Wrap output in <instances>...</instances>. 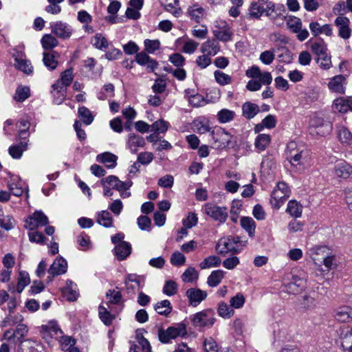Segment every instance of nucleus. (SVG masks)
I'll return each mask as SVG.
<instances>
[{
	"label": "nucleus",
	"instance_id": "1",
	"mask_svg": "<svg viewBox=\"0 0 352 352\" xmlns=\"http://www.w3.org/2000/svg\"><path fill=\"white\" fill-rule=\"evenodd\" d=\"M73 80L72 69H68L61 73L60 81H57L52 85V93L54 98L55 103L59 104L65 98L67 87L70 85Z\"/></svg>",
	"mask_w": 352,
	"mask_h": 352
},
{
	"label": "nucleus",
	"instance_id": "2",
	"mask_svg": "<svg viewBox=\"0 0 352 352\" xmlns=\"http://www.w3.org/2000/svg\"><path fill=\"white\" fill-rule=\"evenodd\" d=\"M332 129V124L322 118L314 116L310 120L309 132L314 137H324L330 134Z\"/></svg>",
	"mask_w": 352,
	"mask_h": 352
},
{
	"label": "nucleus",
	"instance_id": "3",
	"mask_svg": "<svg viewBox=\"0 0 352 352\" xmlns=\"http://www.w3.org/2000/svg\"><path fill=\"white\" fill-rule=\"evenodd\" d=\"M242 242L239 236H229L226 239H221L216 245V250L219 254L228 252L238 253L242 249L241 247L245 245V242L241 244Z\"/></svg>",
	"mask_w": 352,
	"mask_h": 352
},
{
	"label": "nucleus",
	"instance_id": "4",
	"mask_svg": "<svg viewBox=\"0 0 352 352\" xmlns=\"http://www.w3.org/2000/svg\"><path fill=\"white\" fill-rule=\"evenodd\" d=\"M191 320L195 327H211L215 318L212 310L206 309L194 314Z\"/></svg>",
	"mask_w": 352,
	"mask_h": 352
},
{
	"label": "nucleus",
	"instance_id": "5",
	"mask_svg": "<svg viewBox=\"0 0 352 352\" xmlns=\"http://www.w3.org/2000/svg\"><path fill=\"white\" fill-rule=\"evenodd\" d=\"M286 23L290 31L296 34L298 41H304L309 37L308 30L302 28V23L300 19L294 16H289L287 19Z\"/></svg>",
	"mask_w": 352,
	"mask_h": 352
},
{
	"label": "nucleus",
	"instance_id": "6",
	"mask_svg": "<svg viewBox=\"0 0 352 352\" xmlns=\"http://www.w3.org/2000/svg\"><path fill=\"white\" fill-rule=\"evenodd\" d=\"M204 210L205 214L221 223H224L228 217L227 208L219 206L211 203L206 204Z\"/></svg>",
	"mask_w": 352,
	"mask_h": 352
},
{
	"label": "nucleus",
	"instance_id": "7",
	"mask_svg": "<svg viewBox=\"0 0 352 352\" xmlns=\"http://www.w3.org/2000/svg\"><path fill=\"white\" fill-rule=\"evenodd\" d=\"M210 135L214 141L213 147L218 149L228 146L232 139V135L222 129L212 131Z\"/></svg>",
	"mask_w": 352,
	"mask_h": 352
},
{
	"label": "nucleus",
	"instance_id": "8",
	"mask_svg": "<svg viewBox=\"0 0 352 352\" xmlns=\"http://www.w3.org/2000/svg\"><path fill=\"white\" fill-rule=\"evenodd\" d=\"M47 217L42 211H35L25 220V227L31 230L47 225Z\"/></svg>",
	"mask_w": 352,
	"mask_h": 352
},
{
	"label": "nucleus",
	"instance_id": "9",
	"mask_svg": "<svg viewBox=\"0 0 352 352\" xmlns=\"http://www.w3.org/2000/svg\"><path fill=\"white\" fill-rule=\"evenodd\" d=\"M51 28L52 33L63 39L69 38L73 32L72 26L61 21L54 22L51 25Z\"/></svg>",
	"mask_w": 352,
	"mask_h": 352
},
{
	"label": "nucleus",
	"instance_id": "10",
	"mask_svg": "<svg viewBox=\"0 0 352 352\" xmlns=\"http://www.w3.org/2000/svg\"><path fill=\"white\" fill-rule=\"evenodd\" d=\"M101 183H106L111 188L116 189L118 191L127 190L133 185V182L131 180L122 182L118 179V177L114 175H110L107 177L103 178L101 180Z\"/></svg>",
	"mask_w": 352,
	"mask_h": 352
},
{
	"label": "nucleus",
	"instance_id": "11",
	"mask_svg": "<svg viewBox=\"0 0 352 352\" xmlns=\"http://www.w3.org/2000/svg\"><path fill=\"white\" fill-rule=\"evenodd\" d=\"M333 173L338 179H346L352 173V166L344 160H338L334 165Z\"/></svg>",
	"mask_w": 352,
	"mask_h": 352
},
{
	"label": "nucleus",
	"instance_id": "12",
	"mask_svg": "<svg viewBox=\"0 0 352 352\" xmlns=\"http://www.w3.org/2000/svg\"><path fill=\"white\" fill-rule=\"evenodd\" d=\"M136 63L146 68L148 72H154L158 67V63L151 58L145 52H140L135 55Z\"/></svg>",
	"mask_w": 352,
	"mask_h": 352
},
{
	"label": "nucleus",
	"instance_id": "13",
	"mask_svg": "<svg viewBox=\"0 0 352 352\" xmlns=\"http://www.w3.org/2000/svg\"><path fill=\"white\" fill-rule=\"evenodd\" d=\"M18 352H46L45 346L39 342L32 339L21 341Z\"/></svg>",
	"mask_w": 352,
	"mask_h": 352
},
{
	"label": "nucleus",
	"instance_id": "14",
	"mask_svg": "<svg viewBox=\"0 0 352 352\" xmlns=\"http://www.w3.org/2000/svg\"><path fill=\"white\" fill-rule=\"evenodd\" d=\"M307 254L316 265L320 266L323 257L329 254V249L325 245H316L309 248Z\"/></svg>",
	"mask_w": 352,
	"mask_h": 352
},
{
	"label": "nucleus",
	"instance_id": "15",
	"mask_svg": "<svg viewBox=\"0 0 352 352\" xmlns=\"http://www.w3.org/2000/svg\"><path fill=\"white\" fill-rule=\"evenodd\" d=\"M338 333L343 350L352 351V329L349 327H342L338 331Z\"/></svg>",
	"mask_w": 352,
	"mask_h": 352
},
{
	"label": "nucleus",
	"instance_id": "16",
	"mask_svg": "<svg viewBox=\"0 0 352 352\" xmlns=\"http://www.w3.org/2000/svg\"><path fill=\"white\" fill-rule=\"evenodd\" d=\"M186 295L189 300L190 305L197 307L206 299L207 292L197 288H190L186 291Z\"/></svg>",
	"mask_w": 352,
	"mask_h": 352
},
{
	"label": "nucleus",
	"instance_id": "17",
	"mask_svg": "<svg viewBox=\"0 0 352 352\" xmlns=\"http://www.w3.org/2000/svg\"><path fill=\"white\" fill-rule=\"evenodd\" d=\"M124 284L128 291H133L135 287L142 289L144 286V277L135 274H129L125 277Z\"/></svg>",
	"mask_w": 352,
	"mask_h": 352
},
{
	"label": "nucleus",
	"instance_id": "18",
	"mask_svg": "<svg viewBox=\"0 0 352 352\" xmlns=\"http://www.w3.org/2000/svg\"><path fill=\"white\" fill-rule=\"evenodd\" d=\"M335 24L339 28V36L347 39L351 36V29L349 28V19L343 16H338L335 20Z\"/></svg>",
	"mask_w": 352,
	"mask_h": 352
},
{
	"label": "nucleus",
	"instance_id": "19",
	"mask_svg": "<svg viewBox=\"0 0 352 352\" xmlns=\"http://www.w3.org/2000/svg\"><path fill=\"white\" fill-rule=\"evenodd\" d=\"M67 263L63 257H57L50 265L48 273L52 277L63 274L67 272Z\"/></svg>",
	"mask_w": 352,
	"mask_h": 352
},
{
	"label": "nucleus",
	"instance_id": "20",
	"mask_svg": "<svg viewBox=\"0 0 352 352\" xmlns=\"http://www.w3.org/2000/svg\"><path fill=\"white\" fill-rule=\"evenodd\" d=\"M145 140L143 137L131 133L129 135L126 142L127 147L133 153L138 152L139 148H142L145 145Z\"/></svg>",
	"mask_w": 352,
	"mask_h": 352
},
{
	"label": "nucleus",
	"instance_id": "21",
	"mask_svg": "<svg viewBox=\"0 0 352 352\" xmlns=\"http://www.w3.org/2000/svg\"><path fill=\"white\" fill-rule=\"evenodd\" d=\"M306 281L298 276H292L291 280L286 284L287 292L291 294H297L305 287Z\"/></svg>",
	"mask_w": 352,
	"mask_h": 352
},
{
	"label": "nucleus",
	"instance_id": "22",
	"mask_svg": "<svg viewBox=\"0 0 352 352\" xmlns=\"http://www.w3.org/2000/svg\"><path fill=\"white\" fill-rule=\"evenodd\" d=\"M113 252L116 258L122 261L131 254V245L126 241H122L116 245Z\"/></svg>",
	"mask_w": 352,
	"mask_h": 352
},
{
	"label": "nucleus",
	"instance_id": "23",
	"mask_svg": "<svg viewBox=\"0 0 352 352\" xmlns=\"http://www.w3.org/2000/svg\"><path fill=\"white\" fill-rule=\"evenodd\" d=\"M28 140L27 141H21L19 143L11 145L8 148L9 155L16 160L20 159L24 151L28 150Z\"/></svg>",
	"mask_w": 352,
	"mask_h": 352
},
{
	"label": "nucleus",
	"instance_id": "24",
	"mask_svg": "<svg viewBox=\"0 0 352 352\" xmlns=\"http://www.w3.org/2000/svg\"><path fill=\"white\" fill-rule=\"evenodd\" d=\"M345 80V77L343 75H337L333 77L328 83V88L333 92L338 94H344L345 88L343 82Z\"/></svg>",
	"mask_w": 352,
	"mask_h": 352
},
{
	"label": "nucleus",
	"instance_id": "25",
	"mask_svg": "<svg viewBox=\"0 0 352 352\" xmlns=\"http://www.w3.org/2000/svg\"><path fill=\"white\" fill-rule=\"evenodd\" d=\"M43 64L48 69L52 71L57 67V58L59 57V54L56 51L45 52L43 54Z\"/></svg>",
	"mask_w": 352,
	"mask_h": 352
},
{
	"label": "nucleus",
	"instance_id": "26",
	"mask_svg": "<svg viewBox=\"0 0 352 352\" xmlns=\"http://www.w3.org/2000/svg\"><path fill=\"white\" fill-rule=\"evenodd\" d=\"M219 48V44L217 40H208L201 45V51L204 54L213 56L218 53Z\"/></svg>",
	"mask_w": 352,
	"mask_h": 352
},
{
	"label": "nucleus",
	"instance_id": "27",
	"mask_svg": "<svg viewBox=\"0 0 352 352\" xmlns=\"http://www.w3.org/2000/svg\"><path fill=\"white\" fill-rule=\"evenodd\" d=\"M23 55L22 54H18V55L15 56V67L23 72L30 74L33 72V67L30 61L23 58Z\"/></svg>",
	"mask_w": 352,
	"mask_h": 352
},
{
	"label": "nucleus",
	"instance_id": "28",
	"mask_svg": "<svg viewBox=\"0 0 352 352\" xmlns=\"http://www.w3.org/2000/svg\"><path fill=\"white\" fill-rule=\"evenodd\" d=\"M97 161L104 164L106 166L109 168H112L116 167L117 164V156L109 153L106 152L100 155H98L97 156Z\"/></svg>",
	"mask_w": 352,
	"mask_h": 352
},
{
	"label": "nucleus",
	"instance_id": "29",
	"mask_svg": "<svg viewBox=\"0 0 352 352\" xmlns=\"http://www.w3.org/2000/svg\"><path fill=\"white\" fill-rule=\"evenodd\" d=\"M288 197L289 196L274 188L271 194L270 204L273 208L278 209Z\"/></svg>",
	"mask_w": 352,
	"mask_h": 352
},
{
	"label": "nucleus",
	"instance_id": "30",
	"mask_svg": "<svg viewBox=\"0 0 352 352\" xmlns=\"http://www.w3.org/2000/svg\"><path fill=\"white\" fill-rule=\"evenodd\" d=\"M240 224L248 234L249 236L252 238L254 236L256 223L254 219L250 217H242L240 220Z\"/></svg>",
	"mask_w": 352,
	"mask_h": 352
},
{
	"label": "nucleus",
	"instance_id": "31",
	"mask_svg": "<svg viewBox=\"0 0 352 352\" xmlns=\"http://www.w3.org/2000/svg\"><path fill=\"white\" fill-rule=\"evenodd\" d=\"M212 32L217 40L223 42L231 41L233 35V32L231 31L230 28L227 26L214 30Z\"/></svg>",
	"mask_w": 352,
	"mask_h": 352
},
{
	"label": "nucleus",
	"instance_id": "32",
	"mask_svg": "<svg viewBox=\"0 0 352 352\" xmlns=\"http://www.w3.org/2000/svg\"><path fill=\"white\" fill-rule=\"evenodd\" d=\"M76 289V285L72 280H67L66 282V286L63 289V294L67 300L74 301L77 299L78 294Z\"/></svg>",
	"mask_w": 352,
	"mask_h": 352
},
{
	"label": "nucleus",
	"instance_id": "33",
	"mask_svg": "<svg viewBox=\"0 0 352 352\" xmlns=\"http://www.w3.org/2000/svg\"><path fill=\"white\" fill-rule=\"evenodd\" d=\"M242 111L243 116L250 120L259 112V107L256 104L246 102L242 106Z\"/></svg>",
	"mask_w": 352,
	"mask_h": 352
},
{
	"label": "nucleus",
	"instance_id": "34",
	"mask_svg": "<svg viewBox=\"0 0 352 352\" xmlns=\"http://www.w3.org/2000/svg\"><path fill=\"white\" fill-rule=\"evenodd\" d=\"M154 309L158 314L168 316L171 313L173 307L168 300H163L154 305Z\"/></svg>",
	"mask_w": 352,
	"mask_h": 352
},
{
	"label": "nucleus",
	"instance_id": "35",
	"mask_svg": "<svg viewBox=\"0 0 352 352\" xmlns=\"http://www.w3.org/2000/svg\"><path fill=\"white\" fill-rule=\"evenodd\" d=\"M188 13L191 19L199 23L204 16L205 10L198 4H194L188 8Z\"/></svg>",
	"mask_w": 352,
	"mask_h": 352
},
{
	"label": "nucleus",
	"instance_id": "36",
	"mask_svg": "<svg viewBox=\"0 0 352 352\" xmlns=\"http://www.w3.org/2000/svg\"><path fill=\"white\" fill-rule=\"evenodd\" d=\"M286 212L295 218L301 217L302 212V205L296 200H290L287 204Z\"/></svg>",
	"mask_w": 352,
	"mask_h": 352
},
{
	"label": "nucleus",
	"instance_id": "37",
	"mask_svg": "<svg viewBox=\"0 0 352 352\" xmlns=\"http://www.w3.org/2000/svg\"><path fill=\"white\" fill-rule=\"evenodd\" d=\"M167 333H169L172 339H175L179 336H184L186 332V327L184 323H178L174 326L169 327L167 329Z\"/></svg>",
	"mask_w": 352,
	"mask_h": 352
},
{
	"label": "nucleus",
	"instance_id": "38",
	"mask_svg": "<svg viewBox=\"0 0 352 352\" xmlns=\"http://www.w3.org/2000/svg\"><path fill=\"white\" fill-rule=\"evenodd\" d=\"M15 221L11 215H5L0 206V228L10 230L14 226Z\"/></svg>",
	"mask_w": 352,
	"mask_h": 352
},
{
	"label": "nucleus",
	"instance_id": "39",
	"mask_svg": "<svg viewBox=\"0 0 352 352\" xmlns=\"http://www.w3.org/2000/svg\"><path fill=\"white\" fill-rule=\"evenodd\" d=\"M96 221L105 228H110L113 225V218L107 210H102L99 212L97 215Z\"/></svg>",
	"mask_w": 352,
	"mask_h": 352
},
{
	"label": "nucleus",
	"instance_id": "40",
	"mask_svg": "<svg viewBox=\"0 0 352 352\" xmlns=\"http://www.w3.org/2000/svg\"><path fill=\"white\" fill-rule=\"evenodd\" d=\"M179 0H160L161 6L168 12H172L175 16H179L182 13L180 8H175Z\"/></svg>",
	"mask_w": 352,
	"mask_h": 352
},
{
	"label": "nucleus",
	"instance_id": "41",
	"mask_svg": "<svg viewBox=\"0 0 352 352\" xmlns=\"http://www.w3.org/2000/svg\"><path fill=\"white\" fill-rule=\"evenodd\" d=\"M271 142V137L267 134H259L254 142L256 148L259 151H263L269 146Z\"/></svg>",
	"mask_w": 352,
	"mask_h": 352
},
{
	"label": "nucleus",
	"instance_id": "42",
	"mask_svg": "<svg viewBox=\"0 0 352 352\" xmlns=\"http://www.w3.org/2000/svg\"><path fill=\"white\" fill-rule=\"evenodd\" d=\"M221 263V258L217 256H209L204 259L203 261H201L199 263V267L202 270L210 268V267H215L220 265Z\"/></svg>",
	"mask_w": 352,
	"mask_h": 352
},
{
	"label": "nucleus",
	"instance_id": "43",
	"mask_svg": "<svg viewBox=\"0 0 352 352\" xmlns=\"http://www.w3.org/2000/svg\"><path fill=\"white\" fill-rule=\"evenodd\" d=\"M98 315L100 319L107 326L111 325L113 320L115 319V316L102 305L98 307Z\"/></svg>",
	"mask_w": 352,
	"mask_h": 352
},
{
	"label": "nucleus",
	"instance_id": "44",
	"mask_svg": "<svg viewBox=\"0 0 352 352\" xmlns=\"http://www.w3.org/2000/svg\"><path fill=\"white\" fill-rule=\"evenodd\" d=\"M224 276V272L220 270L212 272L208 277L207 283L210 287H214L217 286Z\"/></svg>",
	"mask_w": 352,
	"mask_h": 352
},
{
	"label": "nucleus",
	"instance_id": "45",
	"mask_svg": "<svg viewBox=\"0 0 352 352\" xmlns=\"http://www.w3.org/2000/svg\"><path fill=\"white\" fill-rule=\"evenodd\" d=\"M185 92H186V95L188 97V100L192 106H193L195 107H199L204 106L206 104L204 98L201 94H196L189 95V94H190L189 89H186L185 91Z\"/></svg>",
	"mask_w": 352,
	"mask_h": 352
},
{
	"label": "nucleus",
	"instance_id": "46",
	"mask_svg": "<svg viewBox=\"0 0 352 352\" xmlns=\"http://www.w3.org/2000/svg\"><path fill=\"white\" fill-rule=\"evenodd\" d=\"M30 283L29 274L27 272L22 271L19 272L18 283L16 285V291L21 293L24 288Z\"/></svg>",
	"mask_w": 352,
	"mask_h": 352
},
{
	"label": "nucleus",
	"instance_id": "47",
	"mask_svg": "<svg viewBox=\"0 0 352 352\" xmlns=\"http://www.w3.org/2000/svg\"><path fill=\"white\" fill-rule=\"evenodd\" d=\"M338 135L339 140L342 144L346 145H351L352 144V134L346 127L340 126L338 129Z\"/></svg>",
	"mask_w": 352,
	"mask_h": 352
},
{
	"label": "nucleus",
	"instance_id": "48",
	"mask_svg": "<svg viewBox=\"0 0 352 352\" xmlns=\"http://www.w3.org/2000/svg\"><path fill=\"white\" fill-rule=\"evenodd\" d=\"M78 113L83 123L87 125L90 124L94 120V116L91 112L85 106L78 108Z\"/></svg>",
	"mask_w": 352,
	"mask_h": 352
},
{
	"label": "nucleus",
	"instance_id": "49",
	"mask_svg": "<svg viewBox=\"0 0 352 352\" xmlns=\"http://www.w3.org/2000/svg\"><path fill=\"white\" fill-rule=\"evenodd\" d=\"M41 42L43 47L46 50H52L58 44L57 39L52 34H45L41 38Z\"/></svg>",
	"mask_w": 352,
	"mask_h": 352
},
{
	"label": "nucleus",
	"instance_id": "50",
	"mask_svg": "<svg viewBox=\"0 0 352 352\" xmlns=\"http://www.w3.org/2000/svg\"><path fill=\"white\" fill-rule=\"evenodd\" d=\"M235 116V113L233 111L223 109L217 113V119L220 123H227L232 121Z\"/></svg>",
	"mask_w": 352,
	"mask_h": 352
},
{
	"label": "nucleus",
	"instance_id": "51",
	"mask_svg": "<svg viewBox=\"0 0 352 352\" xmlns=\"http://www.w3.org/2000/svg\"><path fill=\"white\" fill-rule=\"evenodd\" d=\"M278 50L280 52V54L277 56L279 62L288 64L292 61V53L287 47H280L278 48Z\"/></svg>",
	"mask_w": 352,
	"mask_h": 352
},
{
	"label": "nucleus",
	"instance_id": "52",
	"mask_svg": "<svg viewBox=\"0 0 352 352\" xmlns=\"http://www.w3.org/2000/svg\"><path fill=\"white\" fill-rule=\"evenodd\" d=\"M333 106L336 110L340 113H346L350 111L346 98L340 97L334 100Z\"/></svg>",
	"mask_w": 352,
	"mask_h": 352
},
{
	"label": "nucleus",
	"instance_id": "53",
	"mask_svg": "<svg viewBox=\"0 0 352 352\" xmlns=\"http://www.w3.org/2000/svg\"><path fill=\"white\" fill-rule=\"evenodd\" d=\"M264 12L265 8L257 2L254 1L251 3L249 8L250 17L259 19Z\"/></svg>",
	"mask_w": 352,
	"mask_h": 352
},
{
	"label": "nucleus",
	"instance_id": "54",
	"mask_svg": "<svg viewBox=\"0 0 352 352\" xmlns=\"http://www.w3.org/2000/svg\"><path fill=\"white\" fill-rule=\"evenodd\" d=\"M169 126L168 122L164 120H158L151 125V131L154 133H165Z\"/></svg>",
	"mask_w": 352,
	"mask_h": 352
},
{
	"label": "nucleus",
	"instance_id": "55",
	"mask_svg": "<svg viewBox=\"0 0 352 352\" xmlns=\"http://www.w3.org/2000/svg\"><path fill=\"white\" fill-rule=\"evenodd\" d=\"M30 96V89L28 87L19 86L17 87L14 98L18 102H23Z\"/></svg>",
	"mask_w": 352,
	"mask_h": 352
},
{
	"label": "nucleus",
	"instance_id": "56",
	"mask_svg": "<svg viewBox=\"0 0 352 352\" xmlns=\"http://www.w3.org/2000/svg\"><path fill=\"white\" fill-rule=\"evenodd\" d=\"M144 50L148 54H153L156 50L160 49V42L158 40L146 39L144 41Z\"/></svg>",
	"mask_w": 352,
	"mask_h": 352
},
{
	"label": "nucleus",
	"instance_id": "57",
	"mask_svg": "<svg viewBox=\"0 0 352 352\" xmlns=\"http://www.w3.org/2000/svg\"><path fill=\"white\" fill-rule=\"evenodd\" d=\"M214 76L216 81L221 85L224 86L232 82V77L223 72L215 71Z\"/></svg>",
	"mask_w": 352,
	"mask_h": 352
},
{
	"label": "nucleus",
	"instance_id": "58",
	"mask_svg": "<svg viewBox=\"0 0 352 352\" xmlns=\"http://www.w3.org/2000/svg\"><path fill=\"white\" fill-rule=\"evenodd\" d=\"M106 297L109 299L108 303L118 305L122 299V294L116 289H109L106 293Z\"/></svg>",
	"mask_w": 352,
	"mask_h": 352
},
{
	"label": "nucleus",
	"instance_id": "59",
	"mask_svg": "<svg viewBox=\"0 0 352 352\" xmlns=\"http://www.w3.org/2000/svg\"><path fill=\"white\" fill-rule=\"evenodd\" d=\"M198 278V274L194 267L187 268L182 276V279L185 283H192Z\"/></svg>",
	"mask_w": 352,
	"mask_h": 352
},
{
	"label": "nucleus",
	"instance_id": "60",
	"mask_svg": "<svg viewBox=\"0 0 352 352\" xmlns=\"http://www.w3.org/2000/svg\"><path fill=\"white\" fill-rule=\"evenodd\" d=\"M177 292V285L172 280H167L163 287V293L166 296H171Z\"/></svg>",
	"mask_w": 352,
	"mask_h": 352
},
{
	"label": "nucleus",
	"instance_id": "61",
	"mask_svg": "<svg viewBox=\"0 0 352 352\" xmlns=\"http://www.w3.org/2000/svg\"><path fill=\"white\" fill-rule=\"evenodd\" d=\"M10 192L16 197H20L24 192V188L21 182H14L11 181L8 184Z\"/></svg>",
	"mask_w": 352,
	"mask_h": 352
},
{
	"label": "nucleus",
	"instance_id": "62",
	"mask_svg": "<svg viewBox=\"0 0 352 352\" xmlns=\"http://www.w3.org/2000/svg\"><path fill=\"white\" fill-rule=\"evenodd\" d=\"M311 49L312 52L318 56H323L327 52V45L323 41L320 42H314L311 44Z\"/></svg>",
	"mask_w": 352,
	"mask_h": 352
},
{
	"label": "nucleus",
	"instance_id": "63",
	"mask_svg": "<svg viewBox=\"0 0 352 352\" xmlns=\"http://www.w3.org/2000/svg\"><path fill=\"white\" fill-rule=\"evenodd\" d=\"M316 62L323 69H329L331 67V58L327 54V52L323 56H318Z\"/></svg>",
	"mask_w": 352,
	"mask_h": 352
},
{
	"label": "nucleus",
	"instance_id": "64",
	"mask_svg": "<svg viewBox=\"0 0 352 352\" xmlns=\"http://www.w3.org/2000/svg\"><path fill=\"white\" fill-rule=\"evenodd\" d=\"M217 311L220 316L225 318H229L234 314V310L225 302L219 305Z\"/></svg>",
	"mask_w": 352,
	"mask_h": 352
}]
</instances>
